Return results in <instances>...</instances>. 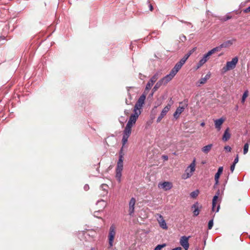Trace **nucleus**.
I'll use <instances>...</instances> for the list:
<instances>
[{"instance_id": "f3484780", "label": "nucleus", "mask_w": 250, "mask_h": 250, "mask_svg": "<svg viewBox=\"0 0 250 250\" xmlns=\"http://www.w3.org/2000/svg\"><path fill=\"white\" fill-rule=\"evenodd\" d=\"M224 121L225 119L223 118H221L220 119L214 120L215 127L218 131L220 130L221 128V126L223 123L224 122Z\"/></svg>"}, {"instance_id": "39448f33", "label": "nucleus", "mask_w": 250, "mask_h": 250, "mask_svg": "<svg viewBox=\"0 0 250 250\" xmlns=\"http://www.w3.org/2000/svg\"><path fill=\"white\" fill-rule=\"evenodd\" d=\"M195 160L194 159L193 162L190 164V165L188 167V168L186 170V173L183 174L182 176V178L184 179H188L190 177L192 173L195 170Z\"/></svg>"}, {"instance_id": "5701e85b", "label": "nucleus", "mask_w": 250, "mask_h": 250, "mask_svg": "<svg viewBox=\"0 0 250 250\" xmlns=\"http://www.w3.org/2000/svg\"><path fill=\"white\" fill-rule=\"evenodd\" d=\"M209 77H210V75L209 74H207L205 76V77L202 78L199 80V83H200V84H203L205 83L206 82L207 80L208 79Z\"/></svg>"}, {"instance_id": "8fccbe9b", "label": "nucleus", "mask_w": 250, "mask_h": 250, "mask_svg": "<svg viewBox=\"0 0 250 250\" xmlns=\"http://www.w3.org/2000/svg\"><path fill=\"white\" fill-rule=\"evenodd\" d=\"M172 250H182V249L181 247H178L173 249Z\"/></svg>"}, {"instance_id": "a18cd8bd", "label": "nucleus", "mask_w": 250, "mask_h": 250, "mask_svg": "<svg viewBox=\"0 0 250 250\" xmlns=\"http://www.w3.org/2000/svg\"><path fill=\"white\" fill-rule=\"evenodd\" d=\"M84 189L85 190H88L89 188V186L88 185H85L84 186Z\"/></svg>"}, {"instance_id": "aec40b11", "label": "nucleus", "mask_w": 250, "mask_h": 250, "mask_svg": "<svg viewBox=\"0 0 250 250\" xmlns=\"http://www.w3.org/2000/svg\"><path fill=\"white\" fill-rule=\"evenodd\" d=\"M229 128H227L223 134L222 139L224 141H228L230 137V134L229 132Z\"/></svg>"}, {"instance_id": "4468645a", "label": "nucleus", "mask_w": 250, "mask_h": 250, "mask_svg": "<svg viewBox=\"0 0 250 250\" xmlns=\"http://www.w3.org/2000/svg\"><path fill=\"white\" fill-rule=\"evenodd\" d=\"M136 203V199L132 197L131 198L129 202L128 214L130 216H132L134 212V206Z\"/></svg>"}, {"instance_id": "a878e982", "label": "nucleus", "mask_w": 250, "mask_h": 250, "mask_svg": "<svg viewBox=\"0 0 250 250\" xmlns=\"http://www.w3.org/2000/svg\"><path fill=\"white\" fill-rule=\"evenodd\" d=\"M248 95H249V91H248V90H247L244 92V93L242 95V97L241 99V103L242 104H244L245 102L246 99L247 98V97L248 96Z\"/></svg>"}, {"instance_id": "f8f14e48", "label": "nucleus", "mask_w": 250, "mask_h": 250, "mask_svg": "<svg viewBox=\"0 0 250 250\" xmlns=\"http://www.w3.org/2000/svg\"><path fill=\"white\" fill-rule=\"evenodd\" d=\"M189 237L186 236H182L180 239V244L185 250H188L189 248L188 239Z\"/></svg>"}, {"instance_id": "c9c22d12", "label": "nucleus", "mask_w": 250, "mask_h": 250, "mask_svg": "<svg viewBox=\"0 0 250 250\" xmlns=\"http://www.w3.org/2000/svg\"><path fill=\"white\" fill-rule=\"evenodd\" d=\"M224 149L228 152H230L231 150V148L229 146H225Z\"/></svg>"}, {"instance_id": "6e6552de", "label": "nucleus", "mask_w": 250, "mask_h": 250, "mask_svg": "<svg viewBox=\"0 0 250 250\" xmlns=\"http://www.w3.org/2000/svg\"><path fill=\"white\" fill-rule=\"evenodd\" d=\"M146 99V95L144 94H142L138 100L137 102H136L134 109L136 111L141 112V109L142 107L143 106V104L145 103V101Z\"/></svg>"}, {"instance_id": "1a4fd4ad", "label": "nucleus", "mask_w": 250, "mask_h": 250, "mask_svg": "<svg viewBox=\"0 0 250 250\" xmlns=\"http://www.w3.org/2000/svg\"><path fill=\"white\" fill-rule=\"evenodd\" d=\"M236 41L235 39H232L224 42L219 46L214 47L216 52L220 51L223 48H227L230 46Z\"/></svg>"}, {"instance_id": "393cba45", "label": "nucleus", "mask_w": 250, "mask_h": 250, "mask_svg": "<svg viewBox=\"0 0 250 250\" xmlns=\"http://www.w3.org/2000/svg\"><path fill=\"white\" fill-rule=\"evenodd\" d=\"M122 147L119 151V159H124V156L125 154L124 152L123 148H124V146H125V145L123 146V140H122Z\"/></svg>"}, {"instance_id": "2eb2a0df", "label": "nucleus", "mask_w": 250, "mask_h": 250, "mask_svg": "<svg viewBox=\"0 0 250 250\" xmlns=\"http://www.w3.org/2000/svg\"><path fill=\"white\" fill-rule=\"evenodd\" d=\"M157 219L159 224L160 226L163 229H167V227L165 220L164 219L163 217L160 214H157Z\"/></svg>"}, {"instance_id": "de8ad7c7", "label": "nucleus", "mask_w": 250, "mask_h": 250, "mask_svg": "<svg viewBox=\"0 0 250 250\" xmlns=\"http://www.w3.org/2000/svg\"><path fill=\"white\" fill-rule=\"evenodd\" d=\"M220 190H219V189H218V190H217V192L216 193V194H215V196H217V197H219V195H220Z\"/></svg>"}, {"instance_id": "f257e3e1", "label": "nucleus", "mask_w": 250, "mask_h": 250, "mask_svg": "<svg viewBox=\"0 0 250 250\" xmlns=\"http://www.w3.org/2000/svg\"><path fill=\"white\" fill-rule=\"evenodd\" d=\"M141 112H139L133 110V113L130 116L129 119L123 131V146H125L127 142L128 138L130 136L131 133V128L132 126L135 124L139 116L141 114Z\"/></svg>"}, {"instance_id": "49530a36", "label": "nucleus", "mask_w": 250, "mask_h": 250, "mask_svg": "<svg viewBox=\"0 0 250 250\" xmlns=\"http://www.w3.org/2000/svg\"><path fill=\"white\" fill-rule=\"evenodd\" d=\"M245 12L246 13H247V12H250V6L247 8L245 10H244Z\"/></svg>"}, {"instance_id": "603ef678", "label": "nucleus", "mask_w": 250, "mask_h": 250, "mask_svg": "<svg viewBox=\"0 0 250 250\" xmlns=\"http://www.w3.org/2000/svg\"><path fill=\"white\" fill-rule=\"evenodd\" d=\"M205 125V124L204 122H202L201 123V126H204Z\"/></svg>"}, {"instance_id": "f704fd0d", "label": "nucleus", "mask_w": 250, "mask_h": 250, "mask_svg": "<svg viewBox=\"0 0 250 250\" xmlns=\"http://www.w3.org/2000/svg\"><path fill=\"white\" fill-rule=\"evenodd\" d=\"M231 18V16L227 15L225 17H224V18H222L221 19V20L222 21H227L228 20L230 19Z\"/></svg>"}, {"instance_id": "dca6fc26", "label": "nucleus", "mask_w": 250, "mask_h": 250, "mask_svg": "<svg viewBox=\"0 0 250 250\" xmlns=\"http://www.w3.org/2000/svg\"><path fill=\"white\" fill-rule=\"evenodd\" d=\"M201 208V206H200L198 202H196L191 206V208L193 210V213L194 216H197L199 215L200 208Z\"/></svg>"}, {"instance_id": "79ce46f5", "label": "nucleus", "mask_w": 250, "mask_h": 250, "mask_svg": "<svg viewBox=\"0 0 250 250\" xmlns=\"http://www.w3.org/2000/svg\"><path fill=\"white\" fill-rule=\"evenodd\" d=\"M100 213V210L99 211H95L94 212V216L95 217H98L97 215H98Z\"/></svg>"}, {"instance_id": "3c124183", "label": "nucleus", "mask_w": 250, "mask_h": 250, "mask_svg": "<svg viewBox=\"0 0 250 250\" xmlns=\"http://www.w3.org/2000/svg\"><path fill=\"white\" fill-rule=\"evenodd\" d=\"M152 34H156V35H158L159 34V32L158 31H154L152 33Z\"/></svg>"}, {"instance_id": "4be33fe9", "label": "nucleus", "mask_w": 250, "mask_h": 250, "mask_svg": "<svg viewBox=\"0 0 250 250\" xmlns=\"http://www.w3.org/2000/svg\"><path fill=\"white\" fill-rule=\"evenodd\" d=\"M108 188V186L106 184H104L101 186V188L104 191V193L103 194V196H104L107 194Z\"/></svg>"}, {"instance_id": "c03bdc74", "label": "nucleus", "mask_w": 250, "mask_h": 250, "mask_svg": "<svg viewBox=\"0 0 250 250\" xmlns=\"http://www.w3.org/2000/svg\"><path fill=\"white\" fill-rule=\"evenodd\" d=\"M162 158H163V159L164 160H165V161L167 160H168V156H167V155H163V156H162Z\"/></svg>"}, {"instance_id": "423d86ee", "label": "nucleus", "mask_w": 250, "mask_h": 250, "mask_svg": "<svg viewBox=\"0 0 250 250\" xmlns=\"http://www.w3.org/2000/svg\"><path fill=\"white\" fill-rule=\"evenodd\" d=\"M116 227L114 225H112L109 229L108 234L109 245L110 247L113 245V241L116 234Z\"/></svg>"}, {"instance_id": "0eeeda50", "label": "nucleus", "mask_w": 250, "mask_h": 250, "mask_svg": "<svg viewBox=\"0 0 250 250\" xmlns=\"http://www.w3.org/2000/svg\"><path fill=\"white\" fill-rule=\"evenodd\" d=\"M170 80L169 79L168 77L166 76L162 79H160L157 83L155 84L154 86L152 89L153 93L155 92L157 89L160 87V86L162 85H165Z\"/></svg>"}, {"instance_id": "09e8293b", "label": "nucleus", "mask_w": 250, "mask_h": 250, "mask_svg": "<svg viewBox=\"0 0 250 250\" xmlns=\"http://www.w3.org/2000/svg\"><path fill=\"white\" fill-rule=\"evenodd\" d=\"M196 50V48H193L192 50H190L188 53H191V55Z\"/></svg>"}, {"instance_id": "7c9ffc66", "label": "nucleus", "mask_w": 250, "mask_h": 250, "mask_svg": "<svg viewBox=\"0 0 250 250\" xmlns=\"http://www.w3.org/2000/svg\"><path fill=\"white\" fill-rule=\"evenodd\" d=\"M249 145L248 143H246L244 146L243 153L246 154L248 153L249 150Z\"/></svg>"}, {"instance_id": "473e14b6", "label": "nucleus", "mask_w": 250, "mask_h": 250, "mask_svg": "<svg viewBox=\"0 0 250 250\" xmlns=\"http://www.w3.org/2000/svg\"><path fill=\"white\" fill-rule=\"evenodd\" d=\"M213 225V219L210 220L208 223V229H211Z\"/></svg>"}, {"instance_id": "5fc2aeb1", "label": "nucleus", "mask_w": 250, "mask_h": 250, "mask_svg": "<svg viewBox=\"0 0 250 250\" xmlns=\"http://www.w3.org/2000/svg\"><path fill=\"white\" fill-rule=\"evenodd\" d=\"M91 250H93V249H91Z\"/></svg>"}, {"instance_id": "f03ea898", "label": "nucleus", "mask_w": 250, "mask_h": 250, "mask_svg": "<svg viewBox=\"0 0 250 250\" xmlns=\"http://www.w3.org/2000/svg\"><path fill=\"white\" fill-rule=\"evenodd\" d=\"M216 52L214 48L208 51L206 54H204L203 57L200 59L199 62L197 63L196 65V69H199L203 66L209 59V57Z\"/></svg>"}, {"instance_id": "4c0bfd02", "label": "nucleus", "mask_w": 250, "mask_h": 250, "mask_svg": "<svg viewBox=\"0 0 250 250\" xmlns=\"http://www.w3.org/2000/svg\"><path fill=\"white\" fill-rule=\"evenodd\" d=\"M180 40L184 42V41H185L186 40V37L184 35H182L180 37Z\"/></svg>"}, {"instance_id": "b1692460", "label": "nucleus", "mask_w": 250, "mask_h": 250, "mask_svg": "<svg viewBox=\"0 0 250 250\" xmlns=\"http://www.w3.org/2000/svg\"><path fill=\"white\" fill-rule=\"evenodd\" d=\"M159 77V73L158 72H157L151 78L150 81L154 83L155 82L158 80Z\"/></svg>"}, {"instance_id": "e433bc0d", "label": "nucleus", "mask_w": 250, "mask_h": 250, "mask_svg": "<svg viewBox=\"0 0 250 250\" xmlns=\"http://www.w3.org/2000/svg\"><path fill=\"white\" fill-rule=\"evenodd\" d=\"M235 164H234L233 163L232 164V165H231L230 169V171L231 172H233L234 168H235Z\"/></svg>"}, {"instance_id": "37998d69", "label": "nucleus", "mask_w": 250, "mask_h": 250, "mask_svg": "<svg viewBox=\"0 0 250 250\" xmlns=\"http://www.w3.org/2000/svg\"><path fill=\"white\" fill-rule=\"evenodd\" d=\"M148 3H149V8L150 11H152L153 9V6L151 4L149 3V1L148 0Z\"/></svg>"}, {"instance_id": "58836bf2", "label": "nucleus", "mask_w": 250, "mask_h": 250, "mask_svg": "<svg viewBox=\"0 0 250 250\" xmlns=\"http://www.w3.org/2000/svg\"><path fill=\"white\" fill-rule=\"evenodd\" d=\"M190 55L191 53H188L183 57V58H185L186 60H187Z\"/></svg>"}, {"instance_id": "864d4df0", "label": "nucleus", "mask_w": 250, "mask_h": 250, "mask_svg": "<svg viewBox=\"0 0 250 250\" xmlns=\"http://www.w3.org/2000/svg\"><path fill=\"white\" fill-rule=\"evenodd\" d=\"M217 186V185H215V184H214V186H213V188H216V186Z\"/></svg>"}, {"instance_id": "72a5a7b5", "label": "nucleus", "mask_w": 250, "mask_h": 250, "mask_svg": "<svg viewBox=\"0 0 250 250\" xmlns=\"http://www.w3.org/2000/svg\"><path fill=\"white\" fill-rule=\"evenodd\" d=\"M186 61H187V60H186L185 58H184L183 57V58H182V59L180 60V61L179 62H178L179 64H181V65L182 66H183V64L186 62Z\"/></svg>"}, {"instance_id": "a211bd4d", "label": "nucleus", "mask_w": 250, "mask_h": 250, "mask_svg": "<svg viewBox=\"0 0 250 250\" xmlns=\"http://www.w3.org/2000/svg\"><path fill=\"white\" fill-rule=\"evenodd\" d=\"M159 187L164 189L165 190H167L171 189L172 187L171 183L169 182H164L159 185Z\"/></svg>"}, {"instance_id": "9d476101", "label": "nucleus", "mask_w": 250, "mask_h": 250, "mask_svg": "<svg viewBox=\"0 0 250 250\" xmlns=\"http://www.w3.org/2000/svg\"><path fill=\"white\" fill-rule=\"evenodd\" d=\"M182 66L181 65V64H179L178 62H177L170 71L169 74L166 76L168 77L169 79L171 81L172 79L175 76L178 71L181 69Z\"/></svg>"}, {"instance_id": "ea45409f", "label": "nucleus", "mask_w": 250, "mask_h": 250, "mask_svg": "<svg viewBox=\"0 0 250 250\" xmlns=\"http://www.w3.org/2000/svg\"><path fill=\"white\" fill-rule=\"evenodd\" d=\"M238 160H239V158H238V155H237L236 156V158L234 159V161H233V163L236 165V164L238 163Z\"/></svg>"}, {"instance_id": "6ab92c4d", "label": "nucleus", "mask_w": 250, "mask_h": 250, "mask_svg": "<svg viewBox=\"0 0 250 250\" xmlns=\"http://www.w3.org/2000/svg\"><path fill=\"white\" fill-rule=\"evenodd\" d=\"M185 108V106H179L177 107L173 114L174 118L176 119H178L180 115L184 111Z\"/></svg>"}, {"instance_id": "cd10ccee", "label": "nucleus", "mask_w": 250, "mask_h": 250, "mask_svg": "<svg viewBox=\"0 0 250 250\" xmlns=\"http://www.w3.org/2000/svg\"><path fill=\"white\" fill-rule=\"evenodd\" d=\"M153 84L154 83L149 80L146 86L145 90L146 91L150 90L153 86Z\"/></svg>"}, {"instance_id": "c85d7f7f", "label": "nucleus", "mask_w": 250, "mask_h": 250, "mask_svg": "<svg viewBox=\"0 0 250 250\" xmlns=\"http://www.w3.org/2000/svg\"><path fill=\"white\" fill-rule=\"evenodd\" d=\"M97 205H100V208H104L106 206V203L104 200H101L97 202Z\"/></svg>"}, {"instance_id": "2f4dec72", "label": "nucleus", "mask_w": 250, "mask_h": 250, "mask_svg": "<svg viewBox=\"0 0 250 250\" xmlns=\"http://www.w3.org/2000/svg\"><path fill=\"white\" fill-rule=\"evenodd\" d=\"M166 246V245L165 244L158 245L155 248L154 250H161L162 249L165 247Z\"/></svg>"}, {"instance_id": "bb28decb", "label": "nucleus", "mask_w": 250, "mask_h": 250, "mask_svg": "<svg viewBox=\"0 0 250 250\" xmlns=\"http://www.w3.org/2000/svg\"><path fill=\"white\" fill-rule=\"evenodd\" d=\"M222 174V173L219 172H217V173L215 174V177H214V180H215V185H218V184H219V177L220 176V175Z\"/></svg>"}, {"instance_id": "9b49d317", "label": "nucleus", "mask_w": 250, "mask_h": 250, "mask_svg": "<svg viewBox=\"0 0 250 250\" xmlns=\"http://www.w3.org/2000/svg\"><path fill=\"white\" fill-rule=\"evenodd\" d=\"M171 107V104H168L162 110L160 115L158 116L157 119V122L159 123L161 122L162 119L166 115L167 112L169 111Z\"/></svg>"}, {"instance_id": "412c9836", "label": "nucleus", "mask_w": 250, "mask_h": 250, "mask_svg": "<svg viewBox=\"0 0 250 250\" xmlns=\"http://www.w3.org/2000/svg\"><path fill=\"white\" fill-rule=\"evenodd\" d=\"M212 147V144H209L202 148V151L205 154H208L211 150Z\"/></svg>"}, {"instance_id": "c756f323", "label": "nucleus", "mask_w": 250, "mask_h": 250, "mask_svg": "<svg viewBox=\"0 0 250 250\" xmlns=\"http://www.w3.org/2000/svg\"><path fill=\"white\" fill-rule=\"evenodd\" d=\"M199 193V191L198 190H196L193 191L192 192H191L190 195L192 198H196L198 196Z\"/></svg>"}, {"instance_id": "7ed1b4c3", "label": "nucleus", "mask_w": 250, "mask_h": 250, "mask_svg": "<svg viewBox=\"0 0 250 250\" xmlns=\"http://www.w3.org/2000/svg\"><path fill=\"white\" fill-rule=\"evenodd\" d=\"M238 61V59L237 57L233 58L231 61L228 62L226 66L223 67L222 72L225 73L227 71L234 69Z\"/></svg>"}, {"instance_id": "20e7f679", "label": "nucleus", "mask_w": 250, "mask_h": 250, "mask_svg": "<svg viewBox=\"0 0 250 250\" xmlns=\"http://www.w3.org/2000/svg\"><path fill=\"white\" fill-rule=\"evenodd\" d=\"M124 159H119L116 168V178L119 182H121L122 177V171L123 169Z\"/></svg>"}, {"instance_id": "ddd939ff", "label": "nucleus", "mask_w": 250, "mask_h": 250, "mask_svg": "<svg viewBox=\"0 0 250 250\" xmlns=\"http://www.w3.org/2000/svg\"><path fill=\"white\" fill-rule=\"evenodd\" d=\"M218 197L217 196L214 195L212 199V211H215L216 212H218L220 208V205L218 203Z\"/></svg>"}, {"instance_id": "a19ab883", "label": "nucleus", "mask_w": 250, "mask_h": 250, "mask_svg": "<svg viewBox=\"0 0 250 250\" xmlns=\"http://www.w3.org/2000/svg\"><path fill=\"white\" fill-rule=\"evenodd\" d=\"M223 170V167H220L218 169L217 171L220 172V173H222Z\"/></svg>"}]
</instances>
